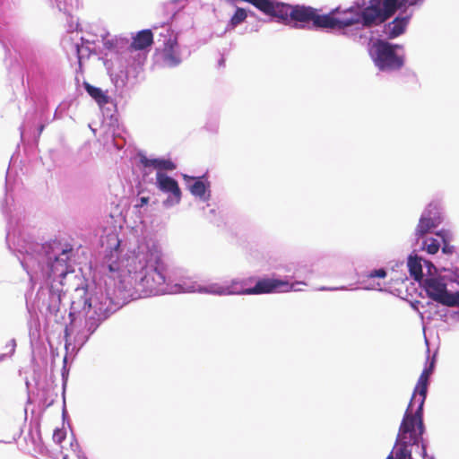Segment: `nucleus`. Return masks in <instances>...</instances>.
<instances>
[{"label":"nucleus","mask_w":459,"mask_h":459,"mask_svg":"<svg viewBox=\"0 0 459 459\" xmlns=\"http://www.w3.org/2000/svg\"><path fill=\"white\" fill-rule=\"evenodd\" d=\"M102 245H106V251L101 270L110 281L105 282V292L100 287L94 293H90L86 284L74 289L69 312L71 324L65 330L66 349L70 344L68 338L73 334L74 346L81 349L102 321L133 299L171 292L258 295L295 288L285 280L274 278L260 279L252 288H246L247 281L239 278L206 286L183 280L170 286L161 247L156 239L147 237L138 239L131 244L122 259L121 240L117 233L108 234Z\"/></svg>","instance_id":"nucleus-1"},{"label":"nucleus","mask_w":459,"mask_h":459,"mask_svg":"<svg viewBox=\"0 0 459 459\" xmlns=\"http://www.w3.org/2000/svg\"><path fill=\"white\" fill-rule=\"evenodd\" d=\"M6 242L30 281L40 284L37 293L39 309L47 316H54L57 321L64 295V280L68 274L74 273L68 263L72 248L65 247L57 241L39 244L20 236L16 238L11 230L7 231Z\"/></svg>","instance_id":"nucleus-2"},{"label":"nucleus","mask_w":459,"mask_h":459,"mask_svg":"<svg viewBox=\"0 0 459 459\" xmlns=\"http://www.w3.org/2000/svg\"><path fill=\"white\" fill-rule=\"evenodd\" d=\"M434 367L435 359H433L418 379L399 428L396 459H425L427 456V447L422 437L425 431L423 407L428 393L429 379ZM429 459H434V457Z\"/></svg>","instance_id":"nucleus-3"},{"label":"nucleus","mask_w":459,"mask_h":459,"mask_svg":"<svg viewBox=\"0 0 459 459\" xmlns=\"http://www.w3.org/2000/svg\"><path fill=\"white\" fill-rule=\"evenodd\" d=\"M442 207L439 202H430L422 212L414 230V251L435 255L446 241V231L441 230L429 236L442 222Z\"/></svg>","instance_id":"nucleus-4"},{"label":"nucleus","mask_w":459,"mask_h":459,"mask_svg":"<svg viewBox=\"0 0 459 459\" xmlns=\"http://www.w3.org/2000/svg\"><path fill=\"white\" fill-rule=\"evenodd\" d=\"M403 48L384 40H377L368 48L374 65L381 72L392 73L400 70L404 65Z\"/></svg>","instance_id":"nucleus-5"},{"label":"nucleus","mask_w":459,"mask_h":459,"mask_svg":"<svg viewBox=\"0 0 459 459\" xmlns=\"http://www.w3.org/2000/svg\"><path fill=\"white\" fill-rule=\"evenodd\" d=\"M423 287L429 299L444 306L459 307V291L449 292L445 278L429 276L424 280Z\"/></svg>","instance_id":"nucleus-6"},{"label":"nucleus","mask_w":459,"mask_h":459,"mask_svg":"<svg viewBox=\"0 0 459 459\" xmlns=\"http://www.w3.org/2000/svg\"><path fill=\"white\" fill-rule=\"evenodd\" d=\"M125 49L117 53L110 60L111 66H108V71L112 82L116 88H123L126 85L130 71L136 72L143 64H134L133 59L125 57Z\"/></svg>","instance_id":"nucleus-7"},{"label":"nucleus","mask_w":459,"mask_h":459,"mask_svg":"<svg viewBox=\"0 0 459 459\" xmlns=\"http://www.w3.org/2000/svg\"><path fill=\"white\" fill-rule=\"evenodd\" d=\"M155 185L160 191L168 195V197L162 202L163 207L169 209L180 203L182 193L175 178L164 172L157 171Z\"/></svg>","instance_id":"nucleus-8"},{"label":"nucleus","mask_w":459,"mask_h":459,"mask_svg":"<svg viewBox=\"0 0 459 459\" xmlns=\"http://www.w3.org/2000/svg\"><path fill=\"white\" fill-rule=\"evenodd\" d=\"M153 35L151 30H143L139 31L133 39V42L125 48V57L133 59L134 64H143L145 60L143 50L152 44Z\"/></svg>","instance_id":"nucleus-9"},{"label":"nucleus","mask_w":459,"mask_h":459,"mask_svg":"<svg viewBox=\"0 0 459 459\" xmlns=\"http://www.w3.org/2000/svg\"><path fill=\"white\" fill-rule=\"evenodd\" d=\"M157 55L162 65L167 67H176L182 62L181 48L176 38L165 39L163 48Z\"/></svg>","instance_id":"nucleus-10"},{"label":"nucleus","mask_w":459,"mask_h":459,"mask_svg":"<svg viewBox=\"0 0 459 459\" xmlns=\"http://www.w3.org/2000/svg\"><path fill=\"white\" fill-rule=\"evenodd\" d=\"M187 187L190 193L201 201L206 202L210 199V183L203 180L202 178H189Z\"/></svg>","instance_id":"nucleus-11"},{"label":"nucleus","mask_w":459,"mask_h":459,"mask_svg":"<svg viewBox=\"0 0 459 459\" xmlns=\"http://www.w3.org/2000/svg\"><path fill=\"white\" fill-rule=\"evenodd\" d=\"M140 162L144 168H153L157 171H172L176 169L175 163L169 159L164 158H148L141 156Z\"/></svg>","instance_id":"nucleus-12"},{"label":"nucleus","mask_w":459,"mask_h":459,"mask_svg":"<svg viewBox=\"0 0 459 459\" xmlns=\"http://www.w3.org/2000/svg\"><path fill=\"white\" fill-rule=\"evenodd\" d=\"M411 17V13L404 16L396 17L394 22L385 26V33L390 39H394L405 30V28Z\"/></svg>","instance_id":"nucleus-13"},{"label":"nucleus","mask_w":459,"mask_h":459,"mask_svg":"<svg viewBox=\"0 0 459 459\" xmlns=\"http://www.w3.org/2000/svg\"><path fill=\"white\" fill-rule=\"evenodd\" d=\"M423 258L419 256L417 254H411L408 257L407 265L411 276L416 281H420L423 278Z\"/></svg>","instance_id":"nucleus-14"},{"label":"nucleus","mask_w":459,"mask_h":459,"mask_svg":"<svg viewBox=\"0 0 459 459\" xmlns=\"http://www.w3.org/2000/svg\"><path fill=\"white\" fill-rule=\"evenodd\" d=\"M108 33L102 30L100 35H88L87 37L82 36L81 37V41L83 44L91 47V45L101 40L106 48L112 49L114 48V43L113 40L108 39Z\"/></svg>","instance_id":"nucleus-15"},{"label":"nucleus","mask_w":459,"mask_h":459,"mask_svg":"<svg viewBox=\"0 0 459 459\" xmlns=\"http://www.w3.org/2000/svg\"><path fill=\"white\" fill-rule=\"evenodd\" d=\"M84 89L87 93L100 105L104 106L108 103V96L100 89L84 82Z\"/></svg>","instance_id":"nucleus-16"},{"label":"nucleus","mask_w":459,"mask_h":459,"mask_svg":"<svg viewBox=\"0 0 459 459\" xmlns=\"http://www.w3.org/2000/svg\"><path fill=\"white\" fill-rule=\"evenodd\" d=\"M52 8H56L59 12L69 13L74 5V0H45Z\"/></svg>","instance_id":"nucleus-17"},{"label":"nucleus","mask_w":459,"mask_h":459,"mask_svg":"<svg viewBox=\"0 0 459 459\" xmlns=\"http://www.w3.org/2000/svg\"><path fill=\"white\" fill-rule=\"evenodd\" d=\"M73 50L76 54L79 62H81L82 58L88 57L90 56V53L93 51V48L82 42L81 44H74Z\"/></svg>","instance_id":"nucleus-18"},{"label":"nucleus","mask_w":459,"mask_h":459,"mask_svg":"<svg viewBox=\"0 0 459 459\" xmlns=\"http://www.w3.org/2000/svg\"><path fill=\"white\" fill-rule=\"evenodd\" d=\"M247 18V13L243 8L238 7L235 13L230 19V24L232 27H236L243 22Z\"/></svg>","instance_id":"nucleus-19"},{"label":"nucleus","mask_w":459,"mask_h":459,"mask_svg":"<svg viewBox=\"0 0 459 459\" xmlns=\"http://www.w3.org/2000/svg\"><path fill=\"white\" fill-rule=\"evenodd\" d=\"M202 209L204 216L211 221H213L216 216V209L214 207H211L209 204H207L206 206H204Z\"/></svg>","instance_id":"nucleus-20"},{"label":"nucleus","mask_w":459,"mask_h":459,"mask_svg":"<svg viewBox=\"0 0 459 459\" xmlns=\"http://www.w3.org/2000/svg\"><path fill=\"white\" fill-rule=\"evenodd\" d=\"M387 273L386 270L384 268L375 269L368 273L367 275L368 278H385L386 276Z\"/></svg>","instance_id":"nucleus-21"},{"label":"nucleus","mask_w":459,"mask_h":459,"mask_svg":"<svg viewBox=\"0 0 459 459\" xmlns=\"http://www.w3.org/2000/svg\"><path fill=\"white\" fill-rule=\"evenodd\" d=\"M79 22L77 20H74L73 17H70V21L68 22V31L69 32H74V30H79Z\"/></svg>","instance_id":"nucleus-22"},{"label":"nucleus","mask_w":459,"mask_h":459,"mask_svg":"<svg viewBox=\"0 0 459 459\" xmlns=\"http://www.w3.org/2000/svg\"><path fill=\"white\" fill-rule=\"evenodd\" d=\"M15 348H16L15 339H12L6 343L5 349L9 351V352H8L9 357H11L14 353Z\"/></svg>","instance_id":"nucleus-23"},{"label":"nucleus","mask_w":459,"mask_h":459,"mask_svg":"<svg viewBox=\"0 0 459 459\" xmlns=\"http://www.w3.org/2000/svg\"><path fill=\"white\" fill-rule=\"evenodd\" d=\"M291 286H295L294 289H291V290H281L280 292H289V291H300L302 290L299 286L300 285H307V283L305 281H295L293 283H290L288 281H286Z\"/></svg>","instance_id":"nucleus-24"},{"label":"nucleus","mask_w":459,"mask_h":459,"mask_svg":"<svg viewBox=\"0 0 459 459\" xmlns=\"http://www.w3.org/2000/svg\"><path fill=\"white\" fill-rule=\"evenodd\" d=\"M442 244H443L442 252L444 254H452L454 247L452 246H450L449 244H447V233L446 232V241H445V243H442Z\"/></svg>","instance_id":"nucleus-25"},{"label":"nucleus","mask_w":459,"mask_h":459,"mask_svg":"<svg viewBox=\"0 0 459 459\" xmlns=\"http://www.w3.org/2000/svg\"><path fill=\"white\" fill-rule=\"evenodd\" d=\"M317 290H321V291H325V290L334 291V290H347V288L344 286H342V287H320Z\"/></svg>","instance_id":"nucleus-26"},{"label":"nucleus","mask_w":459,"mask_h":459,"mask_svg":"<svg viewBox=\"0 0 459 459\" xmlns=\"http://www.w3.org/2000/svg\"><path fill=\"white\" fill-rule=\"evenodd\" d=\"M423 264L427 268V272L429 274L432 273V269H435L433 264L430 261L423 259Z\"/></svg>","instance_id":"nucleus-27"},{"label":"nucleus","mask_w":459,"mask_h":459,"mask_svg":"<svg viewBox=\"0 0 459 459\" xmlns=\"http://www.w3.org/2000/svg\"><path fill=\"white\" fill-rule=\"evenodd\" d=\"M54 439L56 440L57 442H61L62 441V438H63V434L62 432H59V431H56L54 433V436H53Z\"/></svg>","instance_id":"nucleus-28"},{"label":"nucleus","mask_w":459,"mask_h":459,"mask_svg":"<svg viewBox=\"0 0 459 459\" xmlns=\"http://www.w3.org/2000/svg\"><path fill=\"white\" fill-rule=\"evenodd\" d=\"M395 444H397V441L395 442ZM398 447V445H394V447L393 449V451L391 452V454L386 457V459H394V456L396 457V449Z\"/></svg>","instance_id":"nucleus-29"},{"label":"nucleus","mask_w":459,"mask_h":459,"mask_svg":"<svg viewBox=\"0 0 459 459\" xmlns=\"http://www.w3.org/2000/svg\"><path fill=\"white\" fill-rule=\"evenodd\" d=\"M5 204H7V200H4V202L1 205V209H2V212H3L4 214L7 213V211L5 209Z\"/></svg>","instance_id":"nucleus-30"},{"label":"nucleus","mask_w":459,"mask_h":459,"mask_svg":"<svg viewBox=\"0 0 459 459\" xmlns=\"http://www.w3.org/2000/svg\"><path fill=\"white\" fill-rule=\"evenodd\" d=\"M7 356H9V353L0 354V362L4 361Z\"/></svg>","instance_id":"nucleus-31"},{"label":"nucleus","mask_w":459,"mask_h":459,"mask_svg":"<svg viewBox=\"0 0 459 459\" xmlns=\"http://www.w3.org/2000/svg\"><path fill=\"white\" fill-rule=\"evenodd\" d=\"M147 203H148L147 197H141V204L142 205L146 204Z\"/></svg>","instance_id":"nucleus-32"},{"label":"nucleus","mask_w":459,"mask_h":459,"mask_svg":"<svg viewBox=\"0 0 459 459\" xmlns=\"http://www.w3.org/2000/svg\"><path fill=\"white\" fill-rule=\"evenodd\" d=\"M44 127H45V126H44V125H41V126L39 127V135L43 132Z\"/></svg>","instance_id":"nucleus-33"},{"label":"nucleus","mask_w":459,"mask_h":459,"mask_svg":"<svg viewBox=\"0 0 459 459\" xmlns=\"http://www.w3.org/2000/svg\"><path fill=\"white\" fill-rule=\"evenodd\" d=\"M162 30L166 32V33H169V26L168 25H165L162 27Z\"/></svg>","instance_id":"nucleus-34"},{"label":"nucleus","mask_w":459,"mask_h":459,"mask_svg":"<svg viewBox=\"0 0 459 459\" xmlns=\"http://www.w3.org/2000/svg\"><path fill=\"white\" fill-rule=\"evenodd\" d=\"M364 289L365 290H376L377 288L375 286H367Z\"/></svg>","instance_id":"nucleus-35"},{"label":"nucleus","mask_w":459,"mask_h":459,"mask_svg":"<svg viewBox=\"0 0 459 459\" xmlns=\"http://www.w3.org/2000/svg\"><path fill=\"white\" fill-rule=\"evenodd\" d=\"M160 36H163L166 38V34H163V32L160 33Z\"/></svg>","instance_id":"nucleus-36"}]
</instances>
